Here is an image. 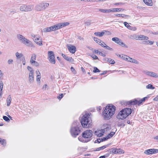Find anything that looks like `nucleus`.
<instances>
[{"label":"nucleus","instance_id":"1","mask_svg":"<svg viewBox=\"0 0 158 158\" xmlns=\"http://www.w3.org/2000/svg\"><path fill=\"white\" fill-rule=\"evenodd\" d=\"M115 110V107L114 105H109L106 106L103 112L104 118L107 119H110L114 114Z\"/></svg>","mask_w":158,"mask_h":158},{"label":"nucleus","instance_id":"2","mask_svg":"<svg viewBox=\"0 0 158 158\" xmlns=\"http://www.w3.org/2000/svg\"><path fill=\"white\" fill-rule=\"evenodd\" d=\"M91 118L90 117V114L89 113H87L84 115L81 120V123L82 127L86 128L90 127L91 126Z\"/></svg>","mask_w":158,"mask_h":158},{"label":"nucleus","instance_id":"3","mask_svg":"<svg viewBox=\"0 0 158 158\" xmlns=\"http://www.w3.org/2000/svg\"><path fill=\"white\" fill-rule=\"evenodd\" d=\"M93 135V131L90 130H87L84 131L82 134V137L78 138L79 140L82 142H87L90 141L89 139Z\"/></svg>","mask_w":158,"mask_h":158},{"label":"nucleus","instance_id":"4","mask_svg":"<svg viewBox=\"0 0 158 158\" xmlns=\"http://www.w3.org/2000/svg\"><path fill=\"white\" fill-rule=\"evenodd\" d=\"M131 110L130 108H126L121 110L117 116L118 119H124L131 113Z\"/></svg>","mask_w":158,"mask_h":158},{"label":"nucleus","instance_id":"5","mask_svg":"<svg viewBox=\"0 0 158 158\" xmlns=\"http://www.w3.org/2000/svg\"><path fill=\"white\" fill-rule=\"evenodd\" d=\"M80 132V130L79 128L76 126L72 127L70 130V133L71 135L74 137H76Z\"/></svg>","mask_w":158,"mask_h":158},{"label":"nucleus","instance_id":"6","mask_svg":"<svg viewBox=\"0 0 158 158\" xmlns=\"http://www.w3.org/2000/svg\"><path fill=\"white\" fill-rule=\"evenodd\" d=\"M148 97H145L140 100H138L135 99L134 100L128 102L127 103L128 105H135L138 104V106H139L142 102H144L146 99H147Z\"/></svg>","mask_w":158,"mask_h":158},{"label":"nucleus","instance_id":"7","mask_svg":"<svg viewBox=\"0 0 158 158\" xmlns=\"http://www.w3.org/2000/svg\"><path fill=\"white\" fill-rule=\"evenodd\" d=\"M33 9V6L31 5H22L20 6V10L24 12H27L31 11Z\"/></svg>","mask_w":158,"mask_h":158},{"label":"nucleus","instance_id":"8","mask_svg":"<svg viewBox=\"0 0 158 158\" xmlns=\"http://www.w3.org/2000/svg\"><path fill=\"white\" fill-rule=\"evenodd\" d=\"M27 69L29 71L28 77L29 81L30 83H33L34 81V70L32 68L29 66L27 67Z\"/></svg>","mask_w":158,"mask_h":158},{"label":"nucleus","instance_id":"9","mask_svg":"<svg viewBox=\"0 0 158 158\" xmlns=\"http://www.w3.org/2000/svg\"><path fill=\"white\" fill-rule=\"evenodd\" d=\"M48 57L49 60L51 63L55 64L56 62L55 55L52 51L48 52Z\"/></svg>","mask_w":158,"mask_h":158},{"label":"nucleus","instance_id":"10","mask_svg":"<svg viewBox=\"0 0 158 158\" xmlns=\"http://www.w3.org/2000/svg\"><path fill=\"white\" fill-rule=\"evenodd\" d=\"M57 30L56 25H54L49 27H46L43 29L44 32H47L55 31Z\"/></svg>","mask_w":158,"mask_h":158},{"label":"nucleus","instance_id":"11","mask_svg":"<svg viewBox=\"0 0 158 158\" xmlns=\"http://www.w3.org/2000/svg\"><path fill=\"white\" fill-rule=\"evenodd\" d=\"M144 153L147 155L155 154L158 153V149H150L146 150Z\"/></svg>","mask_w":158,"mask_h":158},{"label":"nucleus","instance_id":"12","mask_svg":"<svg viewBox=\"0 0 158 158\" xmlns=\"http://www.w3.org/2000/svg\"><path fill=\"white\" fill-rule=\"evenodd\" d=\"M67 47L69 52L73 54L75 53L76 51V47L70 44H67Z\"/></svg>","mask_w":158,"mask_h":158},{"label":"nucleus","instance_id":"13","mask_svg":"<svg viewBox=\"0 0 158 158\" xmlns=\"http://www.w3.org/2000/svg\"><path fill=\"white\" fill-rule=\"evenodd\" d=\"M69 24V23L68 22L59 23L56 25L57 30L65 26H68Z\"/></svg>","mask_w":158,"mask_h":158},{"label":"nucleus","instance_id":"14","mask_svg":"<svg viewBox=\"0 0 158 158\" xmlns=\"http://www.w3.org/2000/svg\"><path fill=\"white\" fill-rule=\"evenodd\" d=\"M62 56L66 60L70 62H72L74 61V60L71 57L68 56L64 54H62Z\"/></svg>","mask_w":158,"mask_h":158},{"label":"nucleus","instance_id":"15","mask_svg":"<svg viewBox=\"0 0 158 158\" xmlns=\"http://www.w3.org/2000/svg\"><path fill=\"white\" fill-rule=\"evenodd\" d=\"M33 40L36 44L39 45L40 46L42 45L43 44L42 40L40 39L38 36L35 38Z\"/></svg>","mask_w":158,"mask_h":158},{"label":"nucleus","instance_id":"16","mask_svg":"<svg viewBox=\"0 0 158 158\" xmlns=\"http://www.w3.org/2000/svg\"><path fill=\"white\" fill-rule=\"evenodd\" d=\"M136 38H137V40H147L149 38L148 37L142 35H138Z\"/></svg>","mask_w":158,"mask_h":158},{"label":"nucleus","instance_id":"17","mask_svg":"<svg viewBox=\"0 0 158 158\" xmlns=\"http://www.w3.org/2000/svg\"><path fill=\"white\" fill-rule=\"evenodd\" d=\"M123 23L125 26L130 30L135 31L136 29V28L135 27H132L131 26H130L127 22H124Z\"/></svg>","mask_w":158,"mask_h":158},{"label":"nucleus","instance_id":"18","mask_svg":"<svg viewBox=\"0 0 158 158\" xmlns=\"http://www.w3.org/2000/svg\"><path fill=\"white\" fill-rule=\"evenodd\" d=\"M35 9L38 11H41L44 10L41 3L37 5L35 7Z\"/></svg>","mask_w":158,"mask_h":158},{"label":"nucleus","instance_id":"19","mask_svg":"<svg viewBox=\"0 0 158 158\" xmlns=\"http://www.w3.org/2000/svg\"><path fill=\"white\" fill-rule=\"evenodd\" d=\"M109 152L110 153L113 154H116L118 152H119V151H118V149L117 148H111L110 150H109Z\"/></svg>","mask_w":158,"mask_h":158},{"label":"nucleus","instance_id":"20","mask_svg":"<svg viewBox=\"0 0 158 158\" xmlns=\"http://www.w3.org/2000/svg\"><path fill=\"white\" fill-rule=\"evenodd\" d=\"M144 2L147 5L149 6H152L153 3L152 0H143Z\"/></svg>","mask_w":158,"mask_h":158},{"label":"nucleus","instance_id":"21","mask_svg":"<svg viewBox=\"0 0 158 158\" xmlns=\"http://www.w3.org/2000/svg\"><path fill=\"white\" fill-rule=\"evenodd\" d=\"M98 10L100 12L104 13H109L110 12L111 10L110 9H102L101 8H98Z\"/></svg>","mask_w":158,"mask_h":158},{"label":"nucleus","instance_id":"22","mask_svg":"<svg viewBox=\"0 0 158 158\" xmlns=\"http://www.w3.org/2000/svg\"><path fill=\"white\" fill-rule=\"evenodd\" d=\"M17 39L20 41L22 43V41L24 40L25 38L22 35L19 34L17 35Z\"/></svg>","mask_w":158,"mask_h":158},{"label":"nucleus","instance_id":"23","mask_svg":"<svg viewBox=\"0 0 158 158\" xmlns=\"http://www.w3.org/2000/svg\"><path fill=\"white\" fill-rule=\"evenodd\" d=\"M104 59L105 60H106V61L108 62L111 64H114L115 63L114 60L110 58H105Z\"/></svg>","mask_w":158,"mask_h":158},{"label":"nucleus","instance_id":"24","mask_svg":"<svg viewBox=\"0 0 158 158\" xmlns=\"http://www.w3.org/2000/svg\"><path fill=\"white\" fill-rule=\"evenodd\" d=\"M94 34L96 36L102 37L105 34V32L104 31H103L102 32H97L94 33Z\"/></svg>","mask_w":158,"mask_h":158},{"label":"nucleus","instance_id":"25","mask_svg":"<svg viewBox=\"0 0 158 158\" xmlns=\"http://www.w3.org/2000/svg\"><path fill=\"white\" fill-rule=\"evenodd\" d=\"M36 55L35 54H33L32 55L30 60L31 63H32L33 61H35L36 58Z\"/></svg>","mask_w":158,"mask_h":158},{"label":"nucleus","instance_id":"26","mask_svg":"<svg viewBox=\"0 0 158 158\" xmlns=\"http://www.w3.org/2000/svg\"><path fill=\"white\" fill-rule=\"evenodd\" d=\"M129 60L128 61L132 62L133 63H135L136 64H138L139 62L136 60L132 59V58H130V57L129 58Z\"/></svg>","mask_w":158,"mask_h":158},{"label":"nucleus","instance_id":"27","mask_svg":"<svg viewBox=\"0 0 158 158\" xmlns=\"http://www.w3.org/2000/svg\"><path fill=\"white\" fill-rule=\"evenodd\" d=\"M122 10H124L121 8H113L112 10L110 9V10H111V12H119L121 11Z\"/></svg>","mask_w":158,"mask_h":158},{"label":"nucleus","instance_id":"28","mask_svg":"<svg viewBox=\"0 0 158 158\" xmlns=\"http://www.w3.org/2000/svg\"><path fill=\"white\" fill-rule=\"evenodd\" d=\"M115 16L118 17H122V18H127L129 17V15H125L123 14H117L115 15Z\"/></svg>","mask_w":158,"mask_h":158},{"label":"nucleus","instance_id":"29","mask_svg":"<svg viewBox=\"0 0 158 158\" xmlns=\"http://www.w3.org/2000/svg\"><path fill=\"white\" fill-rule=\"evenodd\" d=\"M41 4L44 10L45 9L49 6V4L47 2H42Z\"/></svg>","mask_w":158,"mask_h":158},{"label":"nucleus","instance_id":"30","mask_svg":"<svg viewBox=\"0 0 158 158\" xmlns=\"http://www.w3.org/2000/svg\"><path fill=\"white\" fill-rule=\"evenodd\" d=\"M8 98H7V106H8L10 105L11 100V96L10 95H9Z\"/></svg>","mask_w":158,"mask_h":158},{"label":"nucleus","instance_id":"31","mask_svg":"<svg viewBox=\"0 0 158 158\" xmlns=\"http://www.w3.org/2000/svg\"><path fill=\"white\" fill-rule=\"evenodd\" d=\"M120 119H118V123L117 124V125L118 127H121L122 126L123 127L125 125L123 124V123L122 121L120 120Z\"/></svg>","mask_w":158,"mask_h":158},{"label":"nucleus","instance_id":"32","mask_svg":"<svg viewBox=\"0 0 158 158\" xmlns=\"http://www.w3.org/2000/svg\"><path fill=\"white\" fill-rule=\"evenodd\" d=\"M120 39L117 37H114L112 38V40L115 43L118 44L119 41H120Z\"/></svg>","mask_w":158,"mask_h":158},{"label":"nucleus","instance_id":"33","mask_svg":"<svg viewBox=\"0 0 158 158\" xmlns=\"http://www.w3.org/2000/svg\"><path fill=\"white\" fill-rule=\"evenodd\" d=\"M118 44L120 46H121L123 47H124L127 48L128 47L121 40H120V41H119Z\"/></svg>","mask_w":158,"mask_h":158},{"label":"nucleus","instance_id":"34","mask_svg":"<svg viewBox=\"0 0 158 158\" xmlns=\"http://www.w3.org/2000/svg\"><path fill=\"white\" fill-rule=\"evenodd\" d=\"M95 134L98 137H101L103 135V134L101 132V131H95Z\"/></svg>","mask_w":158,"mask_h":158},{"label":"nucleus","instance_id":"35","mask_svg":"<svg viewBox=\"0 0 158 158\" xmlns=\"http://www.w3.org/2000/svg\"><path fill=\"white\" fill-rule=\"evenodd\" d=\"M108 145H104L103 146H102V147H100L99 148H97L96 151H99L100 150H103L106 147H108Z\"/></svg>","mask_w":158,"mask_h":158},{"label":"nucleus","instance_id":"36","mask_svg":"<svg viewBox=\"0 0 158 158\" xmlns=\"http://www.w3.org/2000/svg\"><path fill=\"white\" fill-rule=\"evenodd\" d=\"M150 74V77L156 78H158V74L155 73L151 72Z\"/></svg>","mask_w":158,"mask_h":158},{"label":"nucleus","instance_id":"37","mask_svg":"<svg viewBox=\"0 0 158 158\" xmlns=\"http://www.w3.org/2000/svg\"><path fill=\"white\" fill-rule=\"evenodd\" d=\"M94 40L98 44H100V43L102 42V40H100L98 39L97 38L94 37L93 38Z\"/></svg>","mask_w":158,"mask_h":158},{"label":"nucleus","instance_id":"38","mask_svg":"<svg viewBox=\"0 0 158 158\" xmlns=\"http://www.w3.org/2000/svg\"><path fill=\"white\" fill-rule=\"evenodd\" d=\"M27 46L30 47H34L33 44L32 42L29 40L28 42L26 44H25Z\"/></svg>","mask_w":158,"mask_h":158},{"label":"nucleus","instance_id":"39","mask_svg":"<svg viewBox=\"0 0 158 158\" xmlns=\"http://www.w3.org/2000/svg\"><path fill=\"white\" fill-rule=\"evenodd\" d=\"M129 56H127L125 55H122V58L127 61H128Z\"/></svg>","mask_w":158,"mask_h":158},{"label":"nucleus","instance_id":"40","mask_svg":"<svg viewBox=\"0 0 158 158\" xmlns=\"http://www.w3.org/2000/svg\"><path fill=\"white\" fill-rule=\"evenodd\" d=\"M154 42H152V41L150 40H147L146 41H144L143 42V44H150L151 45H152L153 43Z\"/></svg>","mask_w":158,"mask_h":158},{"label":"nucleus","instance_id":"41","mask_svg":"<svg viewBox=\"0 0 158 158\" xmlns=\"http://www.w3.org/2000/svg\"><path fill=\"white\" fill-rule=\"evenodd\" d=\"M15 55L17 58H19L23 56V54L22 53H19L18 52H16Z\"/></svg>","mask_w":158,"mask_h":158},{"label":"nucleus","instance_id":"42","mask_svg":"<svg viewBox=\"0 0 158 158\" xmlns=\"http://www.w3.org/2000/svg\"><path fill=\"white\" fill-rule=\"evenodd\" d=\"M146 87L147 89H154L155 87L153 86L151 84H149L146 86Z\"/></svg>","mask_w":158,"mask_h":158},{"label":"nucleus","instance_id":"43","mask_svg":"<svg viewBox=\"0 0 158 158\" xmlns=\"http://www.w3.org/2000/svg\"><path fill=\"white\" fill-rule=\"evenodd\" d=\"M137 36L138 35L135 34L131 35L130 36V38L131 39H134L137 40V38H136V37H137Z\"/></svg>","mask_w":158,"mask_h":158},{"label":"nucleus","instance_id":"44","mask_svg":"<svg viewBox=\"0 0 158 158\" xmlns=\"http://www.w3.org/2000/svg\"><path fill=\"white\" fill-rule=\"evenodd\" d=\"M3 118L4 120L7 122H9L10 121L9 118L6 116H3Z\"/></svg>","mask_w":158,"mask_h":158},{"label":"nucleus","instance_id":"45","mask_svg":"<svg viewBox=\"0 0 158 158\" xmlns=\"http://www.w3.org/2000/svg\"><path fill=\"white\" fill-rule=\"evenodd\" d=\"M104 48L110 51H113V49L110 48V47L108 46L106 44H105V46H104Z\"/></svg>","mask_w":158,"mask_h":158},{"label":"nucleus","instance_id":"46","mask_svg":"<svg viewBox=\"0 0 158 158\" xmlns=\"http://www.w3.org/2000/svg\"><path fill=\"white\" fill-rule=\"evenodd\" d=\"M115 134V132L113 131L111 132L108 135H107L109 139L112 137Z\"/></svg>","mask_w":158,"mask_h":158},{"label":"nucleus","instance_id":"47","mask_svg":"<svg viewBox=\"0 0 158 158\" xmlns=\"http://www.w3.org/2000/svg\"><path fill=\"white\" fill-rule=\"evenodd\" d=\"M94 70H93V72L94 73H96L98 72H100V70L96 67H94Z\"/></svg>","mask_w":158,"mask_h":158},{"label":"nucleus","instance_id":"48","mask_svg":"<svg viewBox=\"0 0 158 158\" xmlns=\"http://www.w3.org/2000/svg\"><path fill=\"white\" fill-rule=\"evenodd\" d=\"M33 65H34L36 67L38 66L39 65V64L35 61H33L32 63H31Z\"/></svg>","mask_w":158,"mask_h":158},{"label":"nucleus","instance_id":"49","mask_svg":"<svg viewBox=\"0 0 158 158\" xmlns=\"http://www.w3.org/2000/svg\"><path fill=\"white\" fill-rule=\"evenodd\" d=\"M144 74H145L147 75H148V76H150V74H151V72H149V71H144L143 72Z\"/></svg>","mask_w":158,"mask_h":158},{"label":"nucleus","instance_id":"50","mask_svg":"<svg viewBox=\"0 0 158 158\" xmlns=\"http://www.w3.org/2000/svg\"><path fill=\"white\" fill-rule=\"evenodd\" d=\"M29 40L25 38L24 40L23 41H22V43H23L25 45L28 42Z\"/></svg>","mask_w":158,"mask_h":158},{"label":"nucleus","instance_id":"51","mask_svg":"<svg viewBox=\"0 0 158 158\" xmlns=\"http://www.w3.org/2000/svg\"><path fill=\"white\" fill-rule=\"evenodd\" d=\"M118 151H119V152H118V153L119 154H123L124 153V151L121 149H118Z\"/></svg>","mask_w":158,"mask_h":158},{"label":"nucleus","instance_id":"52","mask_svg":"<svg viewBox=\"0 0 158 158\" xmlns=\"http://www.w3.org/2000/svg\"><path fill=\"white\" fill-rule=\"evenodd\" d=\"M3 88V83L2 81H0V91L2 90Z\"/></svg>","mask_w":158,"mask_h":158},{"label":"nucleus","instance_id":"53","mask_svg":"<svg viewBox=\"0 0 158 158\" xmlns=\"http://www.w3.org/2000/svg\"><path fill=\"white\" fill-rule=\"evenodd\" d=\"M71 71L72 72V73L73 74H76V71L75 69L73 68V67H71Z\"/></svg>","mask_w":158,"mask_h":158},{"label":"nucleus","instance_id":"54","mask_svg":"<svg viewBox=\"0 0 158 158\" xmlns=\"http://www.w3.org/2000/svg\"><path fill=\"white\" fill-rule=\"evenodd\" d=\"M41 78V76L40 75H38L36 77V81H39Z\"/></svg>","mask_w":158,"mask_h":158},{"label":"nucleus","instance_id":"55","mask_svg":"<svg viewBox=\"0 0 158 158\" xmlns=\"http://www.w3.org/2000/svg\"><path fill=\"white\" fill-rule=\"evenodd\" d=\"M95 60L98 59V57L95 55H93L91 56Z\"/></svg>","mask_w":158,"mask_h":158},{"label":"nucleus","instance_id":"56","mask_svg":"<svg viewBox=\"0 0 158 158\" xmlns=\"http://www.w3.org/2000/svg\"><path fill=\"white\" fill-rule=\"evenodd\" d=\"M0 143L2 145H4V144H6L5 140L4 139H2V141H1V142Z\"/></svg>","mask_w":158,"mask_h":158},{"label":"nucleus","instance_id":"57","mask_svg":"<svg viewBox=\"0 0 158 158\" xmlns=\"http://www.w3.org/2000/svg\"><path fill=\"white\" fill-rule=\"evenodd\" d=\"M109 139V137H108V136H107V137H103L102 138V141H105L107 139Z\"/></svg>","mask_w":158,"mask_h":158},{"label":"nucleus","instance_id":"58","mask_svg":"<svg viewBox=\"0 0 158 158\" xmlns=\"http://www.w3.org/2000/svg\"><path fill=\"white\" fill-rule=\"evenodd\" d=\"M104 31L105 32H105H106V34L107 35H111V33L109 31H106V30H104Z\"/></svg>","mask_w":158,"mask_h":158},{"label":"nucleus","instance_id":"59","mask_svg":"<svg viewBox=\"0 0 158 158\" xmlns=\"http://www.w3.org/2000/svg\"><path fill=\"white\" fill-rule=\"evenodd\" d=\"M13 60L12 59H9L8 60V63L9 64H12Z\"/></svg>","mask_w":158,"mask_h":158},{"label":"nucleus","instance_id":"60","mask_svg":"<svg viewBox=\"0 0 158 158\" xmlns=\"http://www.w3.org/2000/svg\"><path fill=\"white\" fill-rule=\"evenodd\" d=\"M63 97V95L62 94H61L59 95V96L57 97L58 99L60 100Z\"/></svg>","mask_w":158,"mask_h":158},{"label":"nucleus","instance_id":"61","mask_svg":"<svg viewBox=\"0 0 158 158\" xmlns=\"http://www.w3.org/2000/svg\"><path fill=\"white\" fill-rule=\"evenodd\" d=\"M101 142H102L101 139H98L95 141V143H100Z\"/></svg>","mask_w":158,"mask_h":158},{"label":"nucleus","instance_id":"62","mask_svg":"<svg viewBox=\"0 0 158 158\" xmlns=\"http://www.w3.org/2000/svg\"><path fill=\"white\" fill-rule=\"evenodd\" d=\"M22 63L23 65H24L25 64V60L24 57H23L22 59Z\"/></svg>","mask_w":158,"mask_h":158},{"label":"nucleus","instance_id":"63","mask_svg":"<svg viewBox=\"0 0 158 158\" xmlns=\"http://www.w3.org/2000/svg\"><path fill=\"white\" fill-rule=\"evenodd\" d=\"M99 44L101 45L102 47L104 48V46H105V44H106L104 42L102 41V42L100 43V44Z\"/></svg>","mask_w":158,"mask_h":158},{"label":"nucleus","instance_id":"64","mask_svg":"<svg viewBox=\"0 0 158 158\" xmlns=\"http://www.w3.org/2000/svg\"><path fill=\"white\" fill-rule=\"evenodd\" d=\"M153 100L155 101H158V95L153 99Z\"/></svg>","mask_w":158,"mask_h":158}]
</instances>
